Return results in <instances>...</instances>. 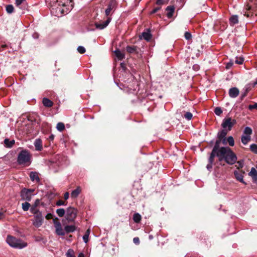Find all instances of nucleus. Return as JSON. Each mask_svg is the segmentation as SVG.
I'll return each mask as SVG.
<instances>
[{"instance_id":"nucleus-1","label":"nucleus","mask_w":257,"mask_h":257,"mask_svg":"<svg viewBox=\"0 0 257 257\" xmlns=\"http://www.w3.org/2000/svg\"><path fill=\"white\" fill-rule=\"evenodd\" d=\"M53 10H55L58 16L68 14L73 7L72 0H53Z\"/></svg>"},{"instance_id":"nucleus-2","label":"nucleus","mask_w":257,"mask_h":257,"mask_svg":"<svg viewBox=\"0 0 257 257\" xmlns=\"http://www.w3.org/2000/svg\"><path fill=\"white\" fill-rule=\"evenodd\" d=\"M217 157L219 161L225 160L229 164H233L237 160L235 154L228 147H221L217 153Z\"/></svg>"},{"instance_id":"nucleus-3","label":"nucleus","mask_w":257,"mask_h":257,"mask_svg":"<svg viewBox=\"0 0 257 257\" xmlns=\"http://www.w3.org/2000/svg\"><path fill=\"white\" fill-rule=\"evenodd\" d=\"M7 242L12 247L22 249L27 246V243L12 236L9 235L7 238Z\"/></svg>"},{"instance_id":"nucleus-4","label":"nucleus","mask_w":257,"mask_h":257,"mask_svg":"<svg viewBox=\"0 0 257 257\" xmlns=\"http://www.w3.org/2000/svg\"><path fill=\"white\" fill-rule=\"evenodd\" d=\"M30 155L27 151H21L18 157V162L20 165H29L30 164Z\"/></svg>"},{"instance_id":"nucleus-5","label":"nucleus","mask_w":257,"mask_h":257,"mask_svg":"<svg viewBox=\"0 0 257 257\" xmlns=\"http://www.w3.org/2000/svg\"><path fill=\"white\" fill-rule=\"evenodd\" d=\"M117 7L115 0H109L107 4V8L105 10V15L106 17H110L115 11Z\"/></svg>"},{"instance_id":"nucleus-6","label":"nucleus","mask_w":257,"mask_h":257,"mask_svg":"<svg viewBox=\"0 0 257 257\" xmlns=\"http://www.w3.org/2000/svg\"><path fill=\"white\" fill-rule=\"evenodd\" d=\"M236 123V120L230 117L225 118L223 120L221 126L228 131H230L232 127Z\"/></svg>"},{"instance_id":"nucleus-7","label":"nucleus","mask_w":257,"mask_h":257,"mask_svg":"<svg viewBox=\"0 0 257 257\" xmlns=\"http://www.w3.org/2000/svg\"><path fill=\"white\" fill-rule=\"evenodd\" d=\"M77 210L74 207H68L66 210V218L69 221H73L76 217Z\"/></svg>"},{"instance_id":"nucleus-8","label":"nucleus","mask_w":257,"mask_h":257,"mask_svg":"<svg viewBox=\"0 0 257 257\" xmlns=\"http://www.w3.org/2000/svg\"><path fill=\"white\" fill-rule=\"evenodd\" d=\"M44 222V218L42 213H38L34 215L32 219L33 225L36 227H39L42 226Z\"/></svg>"},{"instance_id":"nucleus-9","label":"nucleus","mask_w":257,"mask_h":257,"mask_svg":"<svg viewBox=\"0 0 257 257\" xmlns=\"http://www.w3.org/2000/svg\"><path fill=\"white\" fill-rule=\"evenodd\" d=\"M34 190L24 189L22 190L21 196L23 200L30 201L32 198V193Z\"/></svg>"},{"instance_id":"nucleus-10","label":"nucleus","mask_w":257,"mask_h":257,"mask_svg":"<svg viewBox=\"0 0 257 257\" xmlns=\"http://www.w3.org/2000/svg\"><path fill=\"white\" fill-rule=\"evenodd\" d=\"M54 223L56 228V232L59 235H64L65 232L62 227L61 224L60 222L56 221L55 219L54 220Z\"/></svg>"},{"instance_id":"nucleus-11","label":"nucleus","mask_w":257,"mask_h":257,"mask_svg":"<svg viewBox=\"0 0 257 257\" xmlns=\"http://www.w3.org/2000/svg\"><path fill=\"white\" fill-rule=\"evenodd\" d=\"M228 131L223 128V130L219 132L217 134L218 139L222 140V143L224 145L226 144V139L225 137L226 136Z\"/></svg>"},{"instance_id":"nucleus-12","label":"nucleus","mask_w":257,"mask_h":257,"mask_svg":"<svg viewBox=\"0 0 257 257\" xmlns=\"http://www.w3.org/2000/svg\"><path fill=\"white\" fill-rule=\"evenodd\" d=\"M111 20V17H108L106 21L102 23H99V24H96L95 25H96V27L97 28V29H103L104 28H105V27H106V26L109 24V23L110 22Z\"/></svg>"},{"instance_id":"nucleus-13","label":"nucleus","mask_w":257,"mask_h":257,"mask_svg":"<svg viewBox=\"0 0 257 257\" xmlns=\"http://www.w3.org/2000/svg\"><path fill=\"white\" fill-rule=\"evenodd\" d=\"M239 90L236 87H233L229 89V95L232 98L236 97L239 94Z\"/></svg>"},{"instance_id":"nucleus-14","label":"nucleus","mask_w":257,"mask_h":257,"mask_svg":"<svg viewBox=\"0 0 257 257\" xmlns=\"http://www.w3.org/2000/svg\"><path fill=\"white\" fill-rule=\"evenodd\" d=\"M244 172L240 171H234V175L236 178V179L240 181V182H242L244 184H245L244 182L243 181V174H244Z\"/></svg>"},{"instance_id":"nucleus-15","label":"nucleus","mask_w":257,"mask_h":257,"mask_svg":"<svg viewBox=\"0 0 257 257\" xmlns=\"http://www.w3.org/2000/svg\"><path fill=\"white\" fill-rule=\"evenodd\" d=\"M166 10L167 11V16L168 18H171L174 12L175 8L174 6H170L167 7Z\"/></svg>"},{"instance_id":"nucleus-16","label":"nucleus","mask_w":257,"mask_h":257,"mask_svg":"<svg viewBox=\"0 0 257 257\" xmlns=\"http://www.w3.org/2000/svg\"><path fill=\"white\" fill-rule=\"evenodd\" d=\"M36 150L41 151L42 149V142L40 139H36L34 142Z\"/></svg>"},{"instance_id":"nucleus-17","label":"nucleus","mask_w":257,"mask_h":257,"mask_svg":"<svg viewBox=\"0 0 257 257\" xmlns=\"http://www.w3.org/2000/svg\"><path fill=\"white\" fill-rule=\"evenodd\" d=\"M249 175L252 178L253 181H257V171L255 168H252L251 171L249 173Z\"/></svg>"},{"instance_id":"nucleus-18","label":"nucleus","mask_w":257,"mask_h":257,"mask_svg":"<svg viewBox=\"0 0 257 257\" xmlns=\"http://www.w3.org/2000/svg\"><path fill=\"white\" fill-rule=\"evenodd\" d=\"M30 177L32 181L39 182L40 180L38 174L37 172H31Z\"/></svg>"},{"instance_id":"nucleus-19","label":"nucleus","mask_w":257,"mask_h":257,"mask_svg":"<svg viewBox=\"0 0 257 257\" xmlns=\"http://www.w3.org/2000/svg\"><path fill=\"white\" fill-rule=\"evenodd\" d=\"M43 104L45 106L49 107L53 105V103L48 98H44L43 99Z\"/></svg>"},{"instance_id":"nucleus-20","label":"nucleus","mask_w":257,"mask_h":257,"mask_svg":"<svg viewBox=\"0 0 257 257\" xmlns=\"http://www.w3.org/2000/svg\"><path fill=\"white\" fill-rule=\"evenodd\" d=\"M81 191V189L80 187H78L76 189L73 190L71 194V197L72 198H76L78 197L79 194L80 193Z\"/></svg>"},{"instance_id":"nucleus-21","label":"nucleus","mask_w":257,"mask_h":257,"mask_svg":"<svg viewBox=\"0 0 257 257\" xmlns=\"http://www.w3.org/2000/svg\"><path fill=\"white\" fill-rule=\"evenodd\" d=\"M251 140V137L249 136L243 135L241 137V142L244 145H246Z\"/></svg>"},{"instance_id":"nucleus-22","label":"nucleus","mask_w":257,"mask_h":257,"mask_svg":"<svg viewBox=\"0 0 257 257\" xmlns=\"http://www.w3.org/2000/svg\"><path fill=\"white\" fill-rule=\"evenodd\" d=\"M76 230V226L73 225H67L65 227V230L67 233L73 232Z\"/></svg>"},{"instance_id":"nucleus-23","label":"nucleus","mask_w":257,"mask_h":257,"mask_svg":"<svg viewBox=\"0 0 257 257\" xmlns=\"http://www.w3.org/2000/svg\"><path fill=\"white\" fill-rule=\"evenodd\" d=\"M30 211L34 214V215L38 214V213H42V212L37 208V204H34L31 207Z\"/></svg>"},{"instance_id":"nucleus-24","label":"nucleus","mask_w":257,"mask_h":257,"mask_svg":"<svg viewBox=\"0 0 257 257\" xmlns=\"http://www.w3.org/2000/svg\"><path fill=\"white\" fill-rule=\"evenodd\" d=\"M229 21L230 24L232 25L237 24L238 22L237 16L234 15L231 16L229 19Z\"/></svg>"},{"instance_id":"nucleus-25","label":"nucleus","mask_w":257,"mask_h":257,"mask_svg":"<svg viewBox=\"0 0 257 257\" xmlns=\"http://www.w3.org/2000/svg\"><path fill=\"white\" fill-rule=\"evenodd\" d=\"M142 38L149 41L151 39V34L149 32H143L142 34Z\"/></svg>"},{"instance_id":"nucleus-26","label":"nucleus","mask_w":257,"mask_h":257,"mask_svg":"<svg viewBox=\"0 0 257 257\" xmlns=\"http://www.w3.org/2000/svg\"><path fill=\"white\" fill-rule=\"evenodd\" d=\"M114 53L115 56L119 60H122L124 57V55L119 50H116L114 51Z\"/></svg>"},{"instance_id":"nucleus-27","label":"nucleus","mask_w":257,"mask_h":257,"mask_svg":"<svg viewBox=\"0 0 257 257\" xmlns=\"http://www.w3.org/2000/svg\"><path fill=\"white\" fill-rule=\"evenodd\" d=\"M5 146L9 148H11L15 144L14 140L10 141L9 139H6L4 141Z\"/></svg>"},{"instance_id":"nucleus-28","label":"nucleus","mask_w":257,"mask_h":257,"mask_svg":"<svg viewBox=\"0 0 257 257\" xmlns=\"http://www.w3.org/2000/svg\"><path fill=\"white\" fill-rule=\"evenodd\" d=\"M141 216L140 214L137 213H135L133 216V219L134 221L136 223H139L141 220Z\"/></svg>"},{"instance_id":"nucleus-29","label":"nucleus","mask_w":257,"mask_h":257,"mask_svg":"<svg viewBox=\"0 0 257 257\" xmlns=\"http://www.w3.org/2000/svg\"><path fill=\"white\" fill-rule=\"evenodd\" d=\"M252 131L251 128L247 126V127H245L244 130L243 135L250 136V135L252 134Z\"/></svg>"},{"instance_id":"nucleus-30","label":"nucleus","mask_w":257,"mask_h":257,"mask_svg":"<svg viewBox=\"0 0 257 257\" xmlns=\"http://www.w3.org/2000/svg\"><path fill=\"white\" fill-rule=\"evenodd\" d=\"M217 153L215 152L214 151H212V152L210 154V157L209 158V163L212 164L214 161V158L215 156L216 155L217 156Z\"/></svg>"},{"instance_id":"nucleus-31","label":"nucleus","mask_w":257,"mask_h":257,"mask_svg":"<svg viewBox=\"0 0 257 257\" xmlns=\"http://www.w3.org/2000/svg\"><path fill=\"white\" fill-rule=\"evenodd\" d=\"M222 140H219L218 139V140H217L216 141V143H215V146L212 150V151H214L215 152H217L220 149V148L219 149V144L220 143V142L221 141L222 142Z\"/></svg>"},{"instance_id":"nucleus-32","label":"nucleus","mask_w":257,"mask_h":257,"mask_svg":"<svg viewBox=\"0 0 257 257\" xmlns=\"http://www.w3.org/2000/svg\"><path fill=\"white\" fill-rule=\"evenodd\" d=\"M56 213L59 217H63L65 214V211L63 208L57 209Z\"/></svg>"},{"instance_id":"nucleus-33","label":"nucleus","mask_w":257,"mask_h":257,"mask_svg":"<svg viewBox=\"0 0 257 257\" xmlns=\"http://www.w3.org/2000/svg\"><path fill=\"white\" fill-rule=\"evenodd\" d=\"M228 143L229 146H233L234 145V139L232 137L230 136L227 138L226 139V143Z\"/></svg>"},{"instance_id":"nucleus-34","label":"nucleus","mask_w":257,"mask_h":257,"mask_svg":"<svg viewBox=\"0 0 257 257\" xmlns=\"http://www.w3.org/2000/svg\"><path fill=\"white\" fill-rule=\"evenodd\" d=\"M65 128V125L62 122H59L57 124V129L60 131L62 132L63 131Z\"/></svg>"},{"instance_id":"nucleus-35","label":"nucleus","mask_w":257,"mask_h":257,"mask_svg":"<svg viewBox=\"0 0 257 257\" xmlns=\"http://www.w3.org/2000/svg\"><path fill=\"white\" fill-rule=\"evenodd\" d=\"M30 204L27 202H26L22 204V208L24 211H28L30 207Z\"/></svg>"},{"instance_id":"nucleus-36","label":"nucleus","mask_w":257,"mask_h":257,"mask_svg":"<svg viewBox=\"0 0 257 257\" xmlns=\"http://www.w3.org/2000/svg\"><path fill=\"white\" fill-rule=\"evenodd\" d=\"M14 7L12 5H8L6 7V11H7V13L9 14L12 13L14 12Z\"/></svg>"},{"instance_id":"nucleus-37","label":"nucleus","mask_w":257,"mask_h":257,"mask_svg":"<svg viewBox=\"0 0 257 257\" xmlns=\"http://www.w3.org/2000/svg\"><path fill=\"white\" fill-rule=\"evenodd\" d=\"M184 117L187 120H190L192 117V114L190 112H186L184 114Z\"/></svg>"},{"instance_id":"nucleus-38","label":"nucleus","mask_w":257,"mask_h":257,"mask_svg":"<svg viewBox=\"0 0 257 257\" xmlns=\"http://www.w3.org/2000/svg\"><path fill=\"white\" fill-rule=\"evenodd\" d=\"M214 112L216 115H220L222 113V111L220 107H217L214 109Z\"/></svg>"},{"instance_id":"nucleus-39","label":"nucleus","mask_w":257,"mask_h":257,"mask_svg":"<svg viewBox=\"0 0 257 257\" xmlns=\"http://www.w3.org/2000/svg\"><path fill=\"white\" fill-rule=\"evenodd\" d=\"M126 51L130 53H132L136 51V48L135 47L128 46L126 47Z\"/></svg>"},{"instance_id":"nucleus-40","label":"nucleus","mask_w":257,"mask_h":257,"mask_svg":"<svg viewBox=\"0 0 257 257\" xmlns=\"http://www.w3.org/2000/svg\"><path fill=\"white\" fill-rule=\"evenodd\" d=\"M67 257H75L74 251L72 249H69L66 253Z\"/></svg>"},{"instance_id":"nucleus-41","label":"nucleus","mask_w":257,"mask_h":257,"mask_svg":"<svg viewBox=\"0 0 257 257\" xmlns=\"http://www.w3.org/2000/svg\"><path fill=\"white\" fill-rule=\"evenodd\" d=\"M243 166V163L242 161H238L236 164L235 165V167L237 168V169H239L240 168H242Z\"/></svg>"},{"instance_id":"nucleus-42","label":"nucleus","mask_w":257,"mask_h":257,"mask_svg":"<svg viewBox=\"0 0 257 257\" xmlns=\"http://www.w3.org/2000/svg\"><path fill=\"white\" fill-rule=\"evenodd\" d=\"M77 51L80 54H83L85 52V49L83 46H79L77 48Z\"/></svg>"},{"instance_id":"nucleus-43","label":"nucleus","mask_w":257,"mask_h":257,"mask_svg":"<svg viewBox=\"0 0 257 257\" xmlns=\"http://www.w3.org/2000/svg\"><path fill=\"white\" fill-rule=\"evenodd\" d=\"M250 149L251 151L254 153L257 152V145L255 144H252L250 146Z\"/></svg>"},{"instance_id":"nucleus-44","label":"nucleus","mask_w":257,"mask_h":257,"mask_svg":"<svg viewBox=\"0 0 257 257\" xmlns=\"http://www.w3.org/2000/svg\"><path fill=\"white\" fill-rule=\"evenodd\" d=\"M243 62V59L242 57L236 58L235 61V63L237 64H242Z\"/></svg>"},{"instance_id":"nucleus-45","label":"nucleus","mask_w":257,"mask_h":257,"mask_svg":"<svg viewBox=\"0 0 257 257\" xmlns=\"http://www.w3.org/2000/svg\"><path fill=\"white\" fill-rule=\"evenodd\" d=\"M66 205V204L65 203V202L63 200H58L56 202L57 206Z\"/></svg>"},{"instance_id":"nucleus-46","label":"nucleus","mask_w":257,"mask_h":257,"mask_svg":"<svg viewBox=\"0 0 257 257\" xmlns=\"http://www.w3.org/2000/svg\"><path fill=\"white\" fill-rule=\"evenodd\" d=\"M233 65V62L232 61H230L228 63L226 64V68L227 69H230Z\"/></svg>"},{"instance_id":"nucleus-47","label":"nucleus","mask_w":257,"mask_h":257,"mask_svg":"<svg viewBox=\"0 0 257 257\" xmlns=\"http://www.w3.org/2000/svg\"><path fill=\"white\" fill-rule=\"evenodd\" d=\"M26 0H16V5L17 6L19 7Z\"/></svg>"},{"instance_id":"nucleus-48","label":"nucleus","mask_w":257,"mask_h":257,"mask_svg":"<svg viewBox=\"0 0 257 257\" xmlns=\"http://www.w3.org/2000/svg\"><path fill=\"white\" fill-rule=\"evenodd\" d=\"M185 38L187 40H189L191 38V34L190 33H189V32H186L185 33Z\"/></svg>"},{"instance_id":"nucleus-49","label":"nucleus","mask_w":257,"mask_h":257,"mask_svg":"<svg viewBox=\"0 0 257 257\" xmlns=\"http://www.w3.org/2000/svg\"><path fill=\"white\" fill-rule=\"evenodd\" d=\"M89 236L88 234H85L83 236V239L85 243L88 241Z\"/></svg>"},{"instance_id":"nucleus-50","label":"nucleus","mask_w":257,"mask_h":257,"mask_svg":"<svg viewBox=\"0 0 257 257\" xmlns=\"http://www.w3.org/2000/svg\"><path fill=\"white\" fill-rule=\"evenodd\" d=\"M133 241L135 244H138L140 243L139 238L138 237H135L133 239Z\"/></svg>"},{"instance_id":"nucleus-51","label":"nucleus","mask_w":257,"mask_h":257,"mask_svg":"<svg viewBox=\"0 0 257 257\" xmlns=\"http://www.w3.org/2000/svg\"><path fill=\"white\" fill-rule=\"evenodd\" d=\"M248 108L249 109H253V108H256L257 109V103H255L253 105H249V106H248Z\"/></svg>"},{"instance_id":"nucleus-52","label":"nucleus","mask_w":257,"mask_h":257,"mask_svg":"<svg viewBox=\"0 0 257 257\" xmlns=\"http://www.w3.org/2000/svg\"><path fill=\"white\" fill-rule=\"evenodd\" d=\"M45 217L47 219H51L53 217V214L51 213H48L46 215Z\"/></svg>"},{"instance_id":"nucleus-53","label":"nucleus","mask_w":257,"mask_h":257,"mask_svg":"<svg viewBox=\"0 0 257 257\" xmlns=\"http://www.w3.org/2000/svg\"><path fill=\"white\" fill-rule=\"evenodd\" d=\"M160 9V8L159 7V8H155L154 9H153L152 10V11L151 12V14H154L155 13H156L158 11H159V10Z\"/></svg>"},{"instance_id":"nucleus-54","label":"nucleus","mask_w":257,"mask_h":257,"mask_svg":"<svg viewBox=\"0 0 257 257\" xmlns=\"http://www.w3.org/2000/svg\"><path fill=\"white\" fill-rule=\"evenodd\" d=\"M69 193L67 192L64 194V198L65 200H67L69 198Z\"/></svg>"},{"instance_id":"nucleus-55","label":"nucleus","mask_w":257,"mask_h":257,"mask_svg":"<svg viewBox=\"0 0 257 257\" xmlns=\"http://www.w3.org/2000/svg\"><path fill=\"white\" fill-rule=\"evenodd\" d=\"M156 4L158 5H161L163 4V0H157Z\"/></svg>"},{"instance_id":"nucleus-56","label":"nucleus","mask_w":257,"mask_h":257,"mask_svg":"<svg viewBox=\"0 0 257 257\" xmlns=\"http://www.w3.org/2000/svg\"><path fill=\"white\" fill-rule=\"evenodd\" d=\"M212 164L209 163L207 165L206 168L208 170H210L212 168Z\"/></svg>"},{"instance_id":"nucleus-57","label":"nucleus","mask_w":257,"mask_h":257,"mask_svg":"<svg viewBox=\"0 0 257 257\" xmlns=\"http://www.w3.org/2000/svg\"><path fill=\"white\" fill-rule=\"evenodd\" d=\"M245 9L246 11H248V10H251V6H249L248 5H247L245 7Z\"/></svg>"},{"instance_id":"nucleus-58","label":"nucleus","mask_w":257,"mask_h":257,"mask_svg":"<svg viewBox=\"0 0 257 257\" xmlns=\"http://www.w3.org/2000/svg\"><path fill=\"white\" fill-rule=\"evenodd\" d=\"M4 217V212L0 211V219Z\"/></svg>"},{"instance_id":"nucleus-59","label":"nucleus","mask_w":257,"mask_h":257,"mask_svg":"<svg viewBox=\"0 0 257 257\" xmlns=\"http://www.w3.org/2000/svg\"><path fill=\"white\" fill-rule=\"evenodd\" d=\"M78 257H84V255L83 253L81 252L79 254Z\"/></svg>"},{"instance_id":"nucleus-60","label":"nucleus","mask_w":257,"mask_h":257,"mask_svg":"<svg viewBox=\"0 0 257 257\" xmlns=\"http://www.w3.org/2000/svg\"><path fill=\"white\" fill-rule=\"evenodd\" d=\"M39 199L36 200L35 202V204H37V206L39 204Z\"/></svg>"},{"instance_id":"nucleus-61","label":"nucleus","mask_w":257,"mask_h":257,"mask_svg":"<svg viewBox=\"0 0 257 257\" xmlns=\"http://www.w3.org/2000/svg\"><path fill=\"white\" fill-rule=\"evenodd\" d=\"M89 234H90V229H88L87 230L86 233H85V234H88V236L89 235Z\"/></svg>"},{"instance_id":"nucleus-62","label":"nucleus","mask_w":257,"mask_h":257,"mask_svg":"<svg viewBox=\"0 0 257 257\" xmlns=\"http://www.w3.org/2000/svg\"><path fill=\"white\" fill-rule=\"evenodd\" d=\"M244 16H246V17H248L249 16V14L247 13L246 12H245Z\"/></svg>"},{"instance_id":"nucleus-63","label":"nucleus","mask_w":257,"mask_h":257,"mask_svg":"<svg viewBox=\"0 0 257 257\" xmlns=\"http://www.w3.org/2000/svg\"><path fill=\"white\" fill-rule=\"evenodd\" d=\"M254 85H255L257 84V79L255 80V81L254 82Z\"/></svg>"}]
</instances>
